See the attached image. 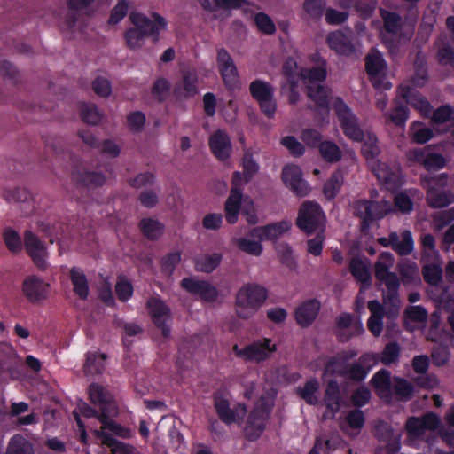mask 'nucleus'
I'll return each mask as SVG.
<instances>
[{
	"label": "nucleus",
	"instance_id": "59",
	"mask_svg": "<svg viewBox=\"0 0 454 454\" xmlns=\"http://www.w3.org/2000/svg\"><path fill=\"white\" fill-rule=\"evenodd\" d=\"M319 151L321 156L329 162L337 161L340 159V151L333 142L325 141L321 143Z\"/></svg>",
	"mask_w": 454,
	"mask_h": 454
},
{
	"label": "nucleus",
	"instance_id": "11",
	"mask_svg": "<svg viewBox=\"0 0 454 454\" xmlns=\"http://www.w3.org/2000/svg\"><path fill=\"white\" fill-rule=\"evenodd\" d=\"M366 70L377 90H389L392 86L387 77V64L381 54L372 51L366 57Z\"/></svg>",
	"mask_w": 454,
	"mask_h": 454
},
{
	"label": "nucleus",
	"instance_id": "20",
	"mask_svg": "<svg viewBox=\"0 0 454 454\" xmlns=\"http://www.w3.org/2000/svg\"><path fill=\"white\" fill-rule=\"evenodd\" d=\"M250 92L258 101L262 111L268 117H272L276 111V103L272 97L271 87L267 82L254 81L250 85Z\"/></svg>",
	"mask_w": 454,
	"mask_h": 454
},
{
	"label": "nucleus",
	"instance_id": "62",
	"mask_svg": "<svg viewBox=\"0 0 454 454\" xmlns=\"http://www.w3.org/2000/svg\"><path fill=\"white\" fill-rule=\"evenodd\" d=\"M433 121L436 125L453 124L454 112L450 106H442L437 109L433 115ZM454 133V129L452 130Z\"/></svg>",
	"mask_w": 454,
	"mask_h": 454
},
{
	"label": "nucleus",
	"instance_id": "21",
	"mask_svg": "<svg viewBox=\"0 0 454 454\" xmlns=\"http://www.w3.org/2000/svg\"><path fill=\"white\" fill-rule=\"evenodd\" d=\"M391 303L388 301L387 305H385V298L383 299V305H380L377 301H372L368 304L371 316L368 319V328L374 336H380L383 327V316L395 317L397 315L399 309L396 312L391 313Z\"/></svg>",
	"mask_w": 454,
	"mask_h": 454
},
{
	"label": "nucleus",
	"instance_id": "44",
	"mask_svg": "<svg viewBox=\"0 0 454 454\" xmlns=\"http://www.w3.org/2000/svg\"><path fill=\"white\" fill-rule=\"evenodd\" d=\"M424 262V278L425 280L431 285H437L442 279V262L440 258L434 261H423Z\"/></svg>",
	"mask_w": 454,
	"mask_h": 454
},
{
	"label": "nucleus",
	"instance_id": "2",
	"mask_svg": "<svg viewBox=\"0 0 454 454\" xmlns=\"http://www.w3.org/2000/svg\"><path fill=\"white\" fill-rule=\"evenodd\" d=\"M129 20L132 27L126 30L124 37L127 46L131 50L141 49L147 36L158 40L160 34L168 29L167 20L158 12L146 16L135 11L129 14Z\"/></svg>",
	"mask_w": 454,
	"mask_h": 454
},
{
	"label": "nucleus",
	"instance_id": "23",
	"mask_svg": "<svg viewBox=\"0 0 454 454\" xmlns=\"http://www.w3.org/2000/svg\"><path fill=\"white\" fill-rule=\"evenodd\" d=\"M216 64L224 84L228 87H235L239 82L238 71L232 58L224 49L217 51Z\"/></svg>",
	"mask_w": 454,
	"mask_h": 454
},
{
	"label": "nucleus",
	"instance_id": "61",
	"mask_svg": "<svg viewBox=\"0 0 454 454\" xmlns=\"http://www.w3.org/2000/svg\"><path fill=\"white\" fill-rule=\"evenodd\" d=\"M254 23L257 28L263 34L272 35L276 31V26L273 20L264 12L255 14Z\"/></svg>",
	"mask_w": 454,
	"mask_h": 454
},
{
	"label": "nucleus",
	"instance_id": "4",
	"mask_svg": "<svg viewBox=\"0 0 454 454\" xmlns=\"http://www.w3.org/2000/svg\"><path fill=\"white\" fill-rule=\"evenodd\" d=\"M244 175L240 172H235L232 177V188L231 194L225 203L226 220L230 223H235L239 216V208L240 204V186L249 181V179L258 171V165L253 160L250 154L246 153L243 161Z\"/></svg>",
	"mask_w": 454,
	"mask_h": 454
},
{
	"label": "nucleus",
	"instance_id": "9",
	"mask_svg": "<svg viewBox=\"0 0 454 454\" xmlns=\"http://www.w3.org/2000/svg\"><path fill=\"white\" fill-rule=\"evenodd\" d=\"M423 184L427 190V201L433 207H443L454 203V193L443 191L447 184V176L439 175L425 177Z\"/></svg>",
	"mask_w": 454,
	"mask_h": 454
},
{
	"label": "nucleus",
	"instance_id": "53",
	"mask_svg": "<svg viewBox=\"0 0 454 454\" xmlns=\"http://www.w3.org/2000/svg\"><path fill=\"white\" fill-rule=\"evenodd\" d=\"M326 5L325 0H305L303 11L310 19H320Z\"/></svg>",
	"mask_w": 454,
	"mask_h": 454
},
{
	"label": "nucleus",
	"instance_id": "41",
	"mask_svg": "<svg viewBox=\"0 0 454 454\" xmlns=\"http://www.w3.org/2000/svg\"><path fill=\"white\" fill-rule=\"evenodd\" d=\"M320 385L317 380H309L303 387L297 389L299 395L309 404H317L320 396Z\"/></svg>",
	"mask_w": 454,
	"mask_h": 454
},
{
	"label": "nucleus",
	"instance_id": "1",
	"mask_svg": "<svg viewBox=\"0 0 454 454\" xmlns=\"http://www.w3.org/2000/svg\"><path fill=\"white\" fill-rule=\"evenodd\" d=\"M311 62L316 67L307 70L299 68L294 60L288 59L285 64L284 69L292 83L295 82L294 76L296 74L301 76L308 87L309 97L317 105L320 106L333 105L344 134L354 141H361L364 138V133L360 129L356 118L350 109L340 98H330L328 90L320 84L326 77L325 61L318 54H315L311 58Z\"/></svg>",
	"mask_w": 454,
	"mask_h": 454
},
{
	"label": "nucleus",
	"instance_id": "7",
	"mask_svg": "<svg viewBox=\"0 0 454 454\" xmlns=\"http://www.w3.org/2000/svg\"><path fill=\"white\" fill-rule=\"evenodd\" d=\"M376 393L381 399L388 400L395 394L400 399H406L412 394V387L406 380L400 378L390 377L386 370L376 372L371 380Z\"/></svg>",
	"mask_w": 454,
	"mask_h": 454
},
{
	"label": "nucleus",
	"instance_id": "32",
	"mask_svg": "<svg viewBox=\"0 0 454 454\" xmlns=\"http://www.w3.org/2000/svg\"><path fill=\"white\" fill-rule=\"evenodd\" d=\"M320 304L316 300H310L301 304L295 311L297 323L301 326L309 325L317 317Z\"/></svg>",
	"mask_w": 454,
	"mask_h": 454
},
{
	"label": "nucleus",
	"instance_id": "38",
	"mask_svg": "<svg viewBox=\"0 0 454 454\" xmlns=\"http://www.w3.org/2000/svg\"><path fill=\"white\" fill-rule=\"evenodd\" d=\"M392 240H394V250L400 255H408L414 250V240L409 230L402 231L400 235L392 232Z\"/></svg>",
	"mask_w": 454,
	"mask_h": 454
},
{
	"label": "nucleus",
	"instance_id": "19",
	"mask_svg": "<svg viewBox=\"0 0 454 454\" xmlns=\"http://www.w3.org/2000/svg\"><path fill=\"white\" fill-rule=\"evenodd\" d=\"M282 181L294 194L303 197L310 192V187L302 178L301 169L296 165H286L282 170Z\"/></svg>",
	"mask_w": 454,
	"mask_h": 454
},
{
	"label": "nucleus",
	"instance_id": "30",
	"mask_svg": "<svg viewBox=\"0 0 454 454\" xmlns=\"http://www.w3.org/2000/svg\"><path fill=\"white\" fill-rule=\"evenodd\" d=\"M326 42L330 49L340 55H350L354 51V45L348 35L341 31H333L327 35Z\"/></svg>",
	"mask_w": 454,
	"mask_h": 454
},
{
	"label": "nucleus",
	"instance_id": "6",
	"mask_svg": "<svg viewBox=\"0 0 454 454\" xmlns=\"http://www.w3.org/2000/svg\"><path fill=\"white\" fill-rule=\"evenodd\" d=\"M267 291L256 284H245L236 294L235 309L241 318L251 317L264 303Z\"/></svg>",
	"mask_w": 454,
	"mask_h": 454
},
{
	"label": "nucleus",
	"instance_id": "49",
	"mask_svg": "<svg viewBox=\"0 0 454 454\" xmlns=\"http://www.w3.org/2000/svg\"><path fill=\"white\" fill-rule=\"evenodd\" d=\"M416 194V191L402 192L395 195V207L403 214H409L412 211V199Z\"/></svg>",
	"mask_w": 454,
	"mask_h": 454
},
{
	"label": "nucleus",
	"instance_id": "17",
	"mask_svg": "<svg viewBox=\"0 0 454 454\" xmlns=\"http://www.w3.org/2000/svg\"><path fill=\"white\" fill-rule=\"evenodd\" d=\"M215 408L220 419L226 424L240 423L247 413L244 404L239 403L231 407L229 400L223 395L215 396Z\"/></svg>",
	"mask_w": 454,
	"mask_h": 454
},
{
	"label": "nucleus",
	"instance_id": "27",
	"mask_svg": "<svg viewBox=\"0 0 454 454\" xmlns=\"http://www.w3.org/2000/svg\"><path fill=\"white\" fill-rule=\"evenodd\" d=\"M209 147L213 154L220 160H227L232 151L229 135L222 129L214 131L209 137Z\"/></svg>",
	"mask_w": 454,
	"mask_h": 454
},
{
	"label": "nucleus",
	"instance_id": "37",
	"mask_svg": "<svg viewBox=\"0 0 454 454\" xmlns=\"http://www.w3.org/2000/svg\"><path fill=\"white\" fill-rule=\"evenodd\" d=\"M97 440L109 447L113 454H137L136 448L132 445L119 442L105 433H97Z\"/></svg>",
	"mask_w": 454,
	"mask_h": 454
},
{
	"label": "nucleus",
	"instance_id": "40",
	"mask_svg": "<svg viewBox=\"0 0 454 454\" xmlns=\"http://www.w3.org/2000/svg\"><path fill=\"white\" fill-rule=\"evenodd\" d=\"M197 74L193 70H186L183 73L182 81L176 85L175 91L178 96L187 97L197 92Z\"/></svg>",
	"mask_w": 454,
	"mask_h": 454
},
{
	"label": "nucleus",
	"instance_id": "8",
	"mask_svg": "<svg viewBox=\"0 0 454 454\" xmlns=\"http://www.w3.org/2000/svg\"><path fill=\"white\" fill-rule=\"evenodd\" d=\"M276 350L277 343L270 338L256 340L244 348L238 345L232 348V352L237 357L256 363L267 360Z\"/></svg>",
	"mask_w": 454,
	"mask_h": 454
},
{
	"label": "nucleus",
	"instance_id": "56",
	"mask_svg": "<svg viewBox=\"0 0 454 454\" xmlns=\"http://www.w3.org/2000/svg\"><path fill=\"white\" fill-rule=\"evenodd\" d=\"M343 184V176L341 172L334 173L326 182L324 187V194L328 199L334 198Z\"/></svg>",
	"mask_w": 454,
	"mask_h": 454
},
{
	"label": "nucleus",
	"instance_id": "14",
	"mask_svg": "<svg viewBox=\"0 0 454 454\" xmlns=\"http://www.w3.org/2000/svg\"><path fill=\"white\" fill-rule=\"evenodd\" d=\"M369 370L361 364H348L344 356H339L330 360L325 370L324 377L328 375H346L356 380H364Z\"/></svg>",
	"mask_w": 454,
	"mask_h": 454
},
{
	"label": "nucleus",
	"instance_id": "51",
	"mask_svg": "<svg viewBox=\"0 0 454 454\" xmlns=\"http://www.w3.org/2000/svg\"><path fill=\"white\" fill-rule=\"evenodd\" d=\"M422 261L438 260L439 253L435 247L434 238L431 234H425L421 238Z\"/></svg>",
	"mask_w": 454,
	"mask_h": 454
},
{
	"label": "nucleus",
	"instance_id": "24",
	"mask_svg": "<svg viewBox=\"0 0 454 454\" xmlns=\"http://www.w3.org/2000/svg\"><path fill=\"white\" fill-rule=\"evenodd\" d=\"M181 286L206 301H213L218 295L216 288L210 283L194 278H184L181 281Z\"/></svg>",
	"mask_w": 454,
	"mask_h": 454
},
{
	"label": "nucleus",
	"instance_id": "33",
	"mask_svg": "<svg viewBox=\"0 0 454 454\" xmlns=\"http://www.w3.org/2000/svg\"><path fill=\"white\" fill-rule=\"evenodd\" d=\"M94 0H67L68 12L62 24L63 29H72L78 21L80 12L86 9Z\"/></svg>",
	"mask_w": 454,
	"mask_h": 454
},
{
	"label": "nucleus",
	"instance_id": "15",
	"mask_svg": "<svg viewBox=\"0 0 454 454\" xmlns=\"http://www.w3.org/2000/svg\"><path fill=\"white\" fill-rule=\"evenodd\" d=\"M90 401L98 407L99 416H117L119 405L113 395L101 385L91 384L89 387Z\"/></svg>",
	"mask_w": 454,
	"mask_h": 454
},
{
	"label": "nucleus",
	"instance_id": "42",
	"mask_svg": "<svg viewBox=\"0 0 454 454\" xmlns=\"http://www.w3.org/2000/svg\"><path fill=\"white\" fill-rule=\"evenodd\" d=\"M80 116L89 125H98L104 118L103 113L92 103L81 104Z\"/></svg>",
	"mask_w": 454,
	"mask_h": 454
},
{
	"label": "nucleus",
	"instance_id": "46",
	"mask_svg": "<svg viewBox=\"0 0 454 454\" xmlns=\"http://www.w3.org/2000/svg\"><path fill=\"white\" fill-rule=\"evenodd\" d=\"M140 229L150 239H158L164 231V225L154 218H144L140 222Z\"/></svg>",
	"mask_w": 454,
	"mask_h": 454
},
{
	"label": "nucleus",
	"instance_id": "18",
	"mask_svg": "<svg viewBox=\"0 0 454 454\" xmlns=\"http://www.w3.org/2000/svg\"><path fill=\"white\" fill-rule=\"evenodd\" d=\"M50 289L51 285L48 282L35 275L27 276L22 284L23 294L33 303H38L46 300L49 296Z\"/></svg>",
	"mask_w": 454,
	"mask_h": 454
},
{
	"label": "nucleus",
	"instance_id": "13",
	"mask_svg": "<svg viewBox=\"0 0 454 454\" xmlns=\"http://www.w3.org/2000/svg\"><path fill=\"white\" fill-rule=\"evenodd\" d=\"M370 168L386 189L394 191L403 184L400 167L397 164L388 165L379 160L372 159Z\"/></svg>",
	"mask_w": 454,
	"mask_h": 454
},
{
	"label": "nucleus",
	"instance_id": "60",
	"mask_svg": "<svg viewBox=\"0 0 454 454\" xmlns=\"http://www.w3.org/2000/svg\"><path fill=\"white\" fill-rule=\"evenodd\" d=\"M376 142V137L373 135L368 134L363 144L362 153L364 156L366 158L369 165L372 161V159L377 160L376 157L380 153Z\"/></svg>",
	"mask_w": 454,
	"mask_h": 454
},
{
	"label": "nucleus",
	"instance_id": "29",
	"mask_svg": "<svg viewBox=\"0 0 454 454\" xmlns=\"http://www.w3.org/2000/svg\"><path fill=\"white\" fill-rule=\"evenodd\" d=\"M114 416L112 415H103L98 417V420L101 423V428L93 430V434L97 438V433L102 432L107 435H110V433L124 439H129L133 436V431L126 427H122L120 424L114 422L112 418Z\"/></svg>",
	"mask_w": 454,
	"mask_h": 454
},
{
	"label": "nucleus",
	"instance_id": "28",
	"mask_svg": "<svg viewBox=\"0 0 454 454\" xmlns=\"http://www.w3.org/2000/svg\"><path fill=\"white\" fill-rule=\"evenodd\" d=\"M198 2L201 8L215 19L220 17V14H217L220 10L223 12H230L248 4L247 0H198Z\"/></svg>",
	"mask_w": 454,
	"mask_h": 454
},
{
	"label": "nucleus",
	"instance_id": "12",
	"mask_svg": "<svg viewBox=\"0 0 454 454\" xmlns=\"http://www.w3.org/2000/svg\"><path fill=\"white\" fill-rule=\"evenodd\" d=\"M391 211V204L384 200L380 202L359 200L354 205V213L362 220L363 229L372 221L380 219Z\"/></svg>",
	"mask_w": 454,
	"mask_h": 454
},
{
	"label": "nucleus",
	"instance_id": "43",
	"mask_svg": "<svg viewBox=\"0 0 454 454\" xmlns=\"http://www.w3.org/2000/svg\"><path fill=\"white\" fill-rule=\"evenodd\" d=\"M398 270L404 284L419 281V270L417 264L410 260H402L398 263Z\"/></svg>",
	"mask_w": 454,
	"mask_h": 454
},
{
	"label": "nucleus",
	"instance_id": "58",
	"mask_svg": "<svg viewBox=\"0 0 454 454\" xmlns=\"http://www.w3.org/2000/svg\"><path fill=\"white\" fill-rule=\"evenodd\" d=\"M239 205L240 206L239 211H242L243 215L246 216L247 223L250 224L256 223L258 222V217L254 201L248 197L242 198V194L240 193Z\"/></svg>",
	"mask_w": 454,
	"mask_h": 454
},
{
	"label": "nucleus",
	"instance_id": "45",
	"mask_svg": "<svg viewBox=\"0 0 454 454\" xmlns=\"http://www.w3.org/2000/svg\"><path fill=\"white\" fill-rule=\"evenodd\" d=\"M364 419L360 411H351L346 418L342 429L350 436H356L363 427Z\"/></svg>",
	"mask_w": 454,
	"mask_h": 454
},
{
	"label": "nucleus",
	"instance_id": "48",
	"mask_svg": "<svg viewBox=\"0 0 454 454\" xmlns=\"http://www.w3.org/2000/svg\"><path fill=\"white\" fill-rule=\"evenodd\" d=\"M222 255L220 254H202L195 262V268L199 271L212 272L220 263Z\"/></svg>",
	"mask_w": 454,
	"mask_h": 454
},
{
	"label": "nucleus",
	"instance_id": "5",
	"mask_svg": "<svg viewBox=\"0 0 454 454\" xmlns=\"http://www.w3.org/2000/svg\"><path fill=\"white\" fill-rule=\"evenodd\" d=\"M276 390L270 387L260 395L254 409L250 413L246 427L245 434L247 439L253 441L260 437L263 432L268 419L269 411L274 404Z\"/></svg>",
	"mask_w": 454,
	"mask_h": 454
},
{
	"label": "nucleus",
	"instance_id": "50",
	"mask_svg": "<svg viewBox=\"0 0 454 454\" xmlns=\"http://www.w3.org/2000/svg\"><path fill=\"white\" fill-rule=\"evenodd\" d=\"M338 326L341 330H347L348 336L358 334L364 331L360 319H353L349 314H342L338 319Z\"/></svg>",
	"mask_w": 454,
	"mask_h": 454
},
{
	"label": "nucleus",
	"instance_id": "36",
	"mask_svg": "<svg viewBox=\"0 0 454 454\" xmlns=\"http://www.w3.org/2000/svg\"><path fill=\"white\" fill-rule=\"evenodd\" d=\"M69 277L74 294L81 299H86L89 294V284L83 270L78 267H72Z\"/></svg>",
	"mask_w": 454,
	"mask_h": 454
},
{
	"label": "nucleus",
	"instance_id": "22",
	"mask_svg": "<svg viewBox=\"0 0 454 454\" xmlns=\"http://www.w3.org/2000/svg\"><path fill=\"white\" fill-rule=\"evenodd\" d=\"M25 247L35 264L41 270L48 266V252L44 244L30 231H27L24 236Z\"/></svg>",
	"mask_w": 454,
	"mask_h": 454
},
{
	"label": "nucleus",
	"instance_id": "55",
	"mask_svg": "<svg viewBox=\"0 0 454 454\" xmlns=\"http://www.w3.org/2000/svg\"><path fill=\"white\" fill-rule=\"evenodd\" d=\"M106 356L103 354L89 353L87 355L85 371L88 373H98L104 369Z\"/></svg>",
	"mask_w": 454,
	"mask_h": 454
},
{
	"label": "nucleus",
	"instance_id": "10",
	"mask_svg": "<svg viewBox=\"0 0 454 454\" xmlns=\"http://www.w3.org/2000/svg\"><path fill=\"white\" fill-rule=\"evenodd\" d=\"M325 221V217L319 205L306 201L300 207L296 224L301 231L311 233L322 230Z\"/></svg>",
	"mask_w": 454,
	"mask_h": 454
},
{
	"label": "nucleus",
	"instance_id": "31",
	"mask_svg": "<svg viewBox=\"0 0 454 454\" xmlns=\"http://www.w3.org/2000/svg\"><path fill=\"white\" fill-rule=\"evenodd\" d=\"M147 308L154 323L158 326L162 327V332L166 335L167 329L165 328V324L170 317L168 308L158 297L151 298L147 302Z\"/></svg>",
	"mask_w": 454,
	"mask_h": 454
},
{
	"label": "nucleus",
	"instance_id": "64",
	"mask_svg": "<svg viewBox=\"0 0 454 454\" xmlns=\"http://www.w3.org/2000/svg\"><path fill=\"white\" fill-rule=\"evenodd\" d=\"M325 18L329 25H340L348 20V13L346 11H338L330 7L325 9Z\"/></svg>",
	"mask_w": 454,
	"mask_h": 454
},
{
	"label": "nucleus",
	"instance_id": "39",
	"mask_svg": "<svg viewBox=\"0 0 454 454\" xmlns=\"http://www.w3.org/2000/svg\"><path fill=\"white\" fill-rule=\"evenodd\" d=\"M350 271L354 278L363 285L369 286L371 284V274L369 271L368 261L354 257L350 261Z\"/></svg>",
	"mask_w": 454,
	"mask_h": 454
},
{
	"label": "nucleus",
	"instance_id": "57",
	"mask_svg": "<svg viewBox=\"0 0 454 454\" xmlns=\"http://www.w3.org/2000/svg\"><path fill=\"white\" fill-rule=\"evenodd\" d=\"M427 313L421 306H411L405 311L406 325L410 328H413L411 325V323H424L427 319Z\"/></svg>",
	"mask_w": 454,
	"mask_h": 454
},
{
	"label": "nucleus",
	"instance_id": "54",
	"mask_svg": "<svg viewBox=\"0 0 454 454\" xmlns=\"http://www.w3.org/2000/svg\"><path fill=\"white\" fill-rule=\"evenodd\" d=\"M7 451L8 454H31L32 447L25 438L15 435L12 438Z\"/></svg>",
	"mask_w": 454,
	"mask_h": 454
},
{
	"label": "nucleus",
	"instance_id": "25",
	"mask_svg": "<svg viewBox=\"0 0 454 454\" xmlns=\"http://www.w3.org/2000/svg\"><path fill=\"white\" fill-rule=\"evenodd\" d=\"M407 159L411 162L422 164L428 170L439 169L445 165V159L440 154L432 153L427 147L410 151L407 153Z\"/></svg>",
	"mask_w": 454,
	"mask_h": 454
},
{
	"label": "nucleus",
	"instance_id": "16",
	"mask_svg": "<svg viewBox=\"0 0 454 454\" xmlns=\"http://www.w3.org/2000/svg\"><path fill=\"white\" fill-rule=\"evenodd\" d=\"M440 425V419L429 412L422 418H411L406 422V429L411 442L424 437L427 432L435 430Z\"/></svg>",
	"mask_w": 454,
	"mask_h": 454
},
{
	"label": "nucleus",
	"instance_id": "63",
	"mask_svg": "<svg viewBox=\"0 0 454 454\" xmlns=\"http://www.w3.org/2000/svg\"><path fill=\"white\" fill-rule=\"evenodd\" d=\"M128 6V0H118L117 4L111 11L108 23L110 25L118 24L126 16Z\"/></svg>",
	"mask_w": 454,
	"mask_h": 454
},
{
	"label": "nucleus",
	"instance_id": "52",
	"mask_svg": "<svg viewBox=\"0 0 454 454\" xmlns=\"http://www.w3.org/2000/svg\"><path fill=\"white\" fill-rule=\"evenodd\" d=\"M411 136L419 144L427 142L433 137V131L419 121H414L411 127Z\"/></svg>",
	"mask_w": 454,
	"mask_h": 454
},
{
	"label": "nucleus",
	"instance_id": "34",
	"mask_svg": "<svg viewBox=\"0 0 454 454\" xmlns=\"http://www.w3.org/2000/svg\"><path fill=\"white\" fill-rule=\"evenodd\" d=\"M325 403L327 408L326 412L324 414L325 419L333 418L340 407V392L338 384L329 380L327 387L325 389Z\"/></svg>",
	"mask_w": 454,
	"mask_h": 454
},
{
	"label": "nucleus",
	"instance_id": "3",
	"mask_svg": "<svg viewBox=\"0 0 454 454\" xmlns=\"http://www.w3.org/2000/svg\"><path fill=\"white\" fill-rule=\"evenodd\" d=\"M395 264V258L389 252H382L374 264V274L376 279L387 288V294H385V305L391 303V313L397 311L400 307V301L397 290L400 285L399 278L391 270Z\"/></svg>",
	"mask_w": 454,
	"mask_h": 454
},
{
	"label": "nucleus",
	"instance_id": "26",
	"mask_svg": "<svg viewBox=\"0 0 454 454\" xmlns=\"http://www.w3.org/2000/svg\"><path fill=\"white\" fill-rule=\"evenodd\" d=\"M292 226L288 220H283L271 224L260 226L253 229L252 236L258 238L261 241H275L287 232Z\"/></svg>",
	"mask_w": 454,
	"mask_h": 454
},
{
	"label": "nucleus",
	"instance_id": "47",
	"mask_svg": "<svg viewBox=\"0 0 454 454\" xmlns=\"http://www.w3.org/2000/svg\"><path fill=\"white\" fill-rule=\"evenodd\" d=\"M233 242L239 250L250 255L260 256L262 254L263 247L260 239L256 241L244 237L236 238L233 239Z\"/></svg>",
	"mask_w": 454,
	"mask_h": 454
},
{
	"label": "nucleus",
	"instance_id": "35",
	"mask_svg": "<svg viewBox=\"0 0 454 454\" xmlns=\"http://www.w3.org/2000/svg\"><path fill=\"white\" fill-rule=\"evenodd\" d=\"M400 95L408 104L418 109L422 115L429 114L430 106L428 102L416 91L403 84L400 87Z\"/></svg>",
	"mask_w": 454,
	"mask_h": 454
}]
</instances>
